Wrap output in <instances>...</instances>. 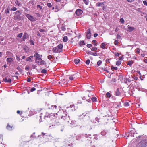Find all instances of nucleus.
<instances>
[{
  "mask_svg": "<svg viewBox=\"0 0 147 147\" xmlns=\"http://www.w3.org/2000/svg\"><path fill=\"white\" fill-rule=\"evenodd\" d=\"M147 145V138L144 139L142 141L141 146V147H146Z\"/></svg>",
  "mask_w": 147,
  "mask_h": 147,
  "instance_id": "f257e3e1",
  "label": "nucleus"
},
{
  "mask_svg": "<svg viewBox=\"0 0 147 147\" xmlns=\"http://www.w3.org/2000/svg\"><path fill=\"white\" fill-rule=\"evenodd\" d=\"M26 16L29 20L31 21H34L36 20L35 18L33 16L29 14H26Z\"/></svg>",
  "mask_w": 147,
  "mask_h": 147,
  "instance_id": "f03ea898",
  "label": "nucleus"
},
{
  "mask_svg": "<svg viewBox=\"0 0 147 147\" xmlns=\"http://www.w3.org/2000/svg\"><path fill=\"white\" fill-rule=\"evenodd\" d=\"M33 56L35 57L36 59L39 61L41 60L42 59L41 58L42 57V55L38 54L37 53H36Z\"/></svg>",
  "mask_w": 147,
  "mask_h": 147,
  "instance_id": "7ed1b4c3",
  "label": "nucleus"
},
{
  "mask_svg": "<svg viewBox=\"0 0 147 147\" xmlns=\"http://www.w3.org/2000/svg\"><path fill=\"white\" fill-rule=\"evenodd\" d=\"M91 36V34L90 32V29H88V30L87 32V34L86 37L87 39H89L90 38Z\"/></svg>",
  "mask_w": 147,
  "mask_h": 147,
  "instance_id": "20e7f679",
  "label": "nucleus"
},
{
  "mask_svg": "<svg viewBox=\"0 0 147 147\" xmlns=\"http://www.w3.org/2000/svg\"><path fill=\"white\" fill-rule=\"evenodd\" d=\"M63 46L62 44H59L56 47L57 49L59 52H60L62 51Z\"/></svg>",
  "mask_w": 147,
  "mask_h": 147,
  "instance_id": "39448f33",
  "label": "nucleus"
},
{
  "mask_svg": "<svg viewBox=\"0 0 147 147\" xmlns=\"http://www.w3.org/2000/svg\"><path fill=\"white\" fill-rule=\"evenodd\" d=\"M83 13V11L81 10L80 9H77L76 12L75 13L76 15L78 16H79L81 15Z\"/></svg>",
  "mask_w": 147,
  "mask_h": 147,
  "instance_id": "423d86ee",
  "label": "nucleus"
},
{
  "mask_svg": "<svg viewBox=\"0 0 147 147\" xmlns=\"http://www.w3.org/2000/svg\"><path fill=\"white\" fill-rule=\"evenodd\" d=\"M28 34L26 33H25L24 34V35L23 37V40L24 41H25V39H27L28 38Z\"/></svg>",
  "mask_w": 147,
  "mask_h": 147,
  "instance_id": "0eeeda50",
  "label": "nucleus"
},
{
  "mask_svg": "<svg viewBox=\"0 0 147 147\" xmlns=\"http://www.w3.org/2000/svg\"><path fill=\"white\" fill-rule=\"evenodd\" d=\"M135 29V28L133 27H128L127 31L129 32H131Z\"/></svg>",
  "mask_w": 147,
  "mask_h": 147,
  "instance_id": "6e6552de",
  "label": "nucleus"
},
{
  "mask_svg": "<svg viewBox=\"0 0 147 147\" xmlns=\"http://www.w3.org/2000/svg\"><path fill=\"white\" fill-rule=\"evenodd\" d=\"M77 74H74L72 75H71L69 77V79L71 80H74V78H75L76 77H77Z\"/></svg>",
  "mask_w": 147,
  "mask_h": 147,
  "instance_id": "1a4fd4ad",
  "label": "nucleus"
},
{
  "mask_svg": "<svg viewBox=\"0 0 147 147\" xmlns=\"http://www.w3.org/2000/svg\"><path fill=\"white\" fill-rule=\"evenodd\" d=\"M88 53L94 56H97V54L96 53L91 52L90 51H88Z\"/></svg>",
  "mask_w": 147,
  "mask_h": 147,
  "instance_id": "9d476101",
  "label": "nucleus"
},
{
  "mask_svg": "<svg viewBox=\"0 0 147 147\" xmlns=\"http://www.w3.org/2000/svg\"><path fill=\"white\" fill-rule=\"evenodd\" d=\"M13 60V58L10 57L8 58L7 59V61L9 63H10L12 62Z\"/></svg>",
  "mask_w": 147,
  "mask_h": 147,
  "instance_id": "9b49d317",
  "label": "nucleus"
},
{
  "mask_svg": "<svg viewBox=\"0 0 147 147\" xmlns=\"http://www.w3.org/2000/svg\"><path fill=\"white\" fill-rule=\"evenodd\" d=\"M104 2L102 3H98L96 4V5L97 7L102 6L104 5Z\"/></svg>",
  "mask_w": 147,
  "mask_h": 147,
  "instance_id": "f8f14e48",
  "label": "nucleus"
},
{
  "mask_svg": "<svg viewBox=\"0 0 147 147\" xmlns=\"http://www.w3.org/2000/svg\"><path fill=\"white\" fill-rule=\"evenodd\" d=\"M34 56H30L29 57L27 58L26 60L27 61H29L31 62L32 61V59L33 58Z\"/></svg>",
  "mask_w": 147,
  "mask_h": 147,
  "instance_id": "ddd939ff",
  "label": "nucleus"
},
{
  "mask_svg": "<svg viewBox=\"0 0 147 147\" xmlns=\"http://www.w3.org/2000/svg\"><path fill=\"white\" fill-rule=\"evenodd\" d=\"M68 40L67 37L66 36H64L63 38V40L64 42H66Z\"/></svg>",
  "mask_w": 147,
  "mask_h": 147,
  "instance_id": "4468645a",
  "label": "nucleus"
},
{
  "mask_svg": "<svg viewBox=\"0 0 147 147\" xmlns=\"http://www.w3.org/2000/svg\"><path fill=\"white\" fill-rule=\"evenodd\" d=\"M133 63V62L132 61H128V63H127V64L131 67Z\"/></svg>",
  "mask_w": 147,
  "mask_h": 147,
  "instance_id": "2eb2a0df",
  "label": "nucleus"
},
{
  "mask_svg": "<svg viewBox=\"0 0 147 147\" xmlns=\"http://www.w3.org/2000/svg\"><path fill=\"white\" fill-rule=\"evenodd\" d=\"M13 126H10L9 124H8L7 126V128L9 130H11L12 129Z\"/></svg>",
  "mask_w": 147,
  "mask_h": 147,
  "instance_id": "dca6fc26",
  "label": "nucleus"
},
{
  "mask_svg": "<svg viewBox=\"0 0 147 147\" xmlns=\"http://www.w3.org/2000/svg\"><path fill=\"white\" fill-rule=\"evenodd\" d=\"M53 52L55 53H57L59 52L57 49L56 47L53 48Z\"/></svg>",
  "mask_w": 147,
  "mask_h": 147,
  "instance_id": "f3484780",
  "label": "nucleus"
},
{
  "mask_svg": "<svg viewBox=\"0 0 147 147\" xmlns=\"http://www.w3.org/2000/svg\"><path fill=\"white\" fill-rule=\"evenodd\" d=\"M105 45H106V44L105 43H102L101 44V45L100 47L101 48H102L103 49H104L105 47Z\"/></svg>",
  "mask_w": 147,
  "mask_h": 147,
  "instance_id": "a211bd4d",
  "label": "nucleus"
},
{
  "mask_svg": "<svg viewBox=\"0 0 147 147\" xmlns=\"http://www.w3.org/2000/svg\"><path fill=\"white\" fill-rule=\"evenodd\" d=\"M107 134V132L105 131H102L101 133V135L103 136H105Z\"/></svg>",
  "mask_w": 147,
  "mask_h": 147,
  "instance_id": "6ab92c4d",
  "label": "nucleus"
},
{
  "mask_svg": "<svg viewBox=\"0 0 147 147\" xmlns=\"http://www.w3.org/2000/svg\"><path fill=\"white\" fill-rule=\"evenodd\" d=\"M116 94L117 96H119L120 94V92L119 91V89H117L116 93Z\"/></svg>",
  "mask_w": 147,
  "mask_h": 147,
  "instance_id": "aec40b11",
  "label": "nucleus"
},
{
  "mask_svg": "<svg viewBox=\"0 0 147 147\" xmlns=\"http://www.w3.org/2000/svg\"><path fill=\"white\" fill-rule=\"evenodd\" d=\"M40 62V64H39V65H41V64L45 65L46 63L45 61L42 60Z\"/></svg>",
  "mask_w": 147,
  "mask_h": 147,
  "instance_id": "412c9836",
  "label": "nucleus"
},
{
  "mask_svg": "<svg viewBox=\"0 0 147 147\" xmlns=\"http://www.w3.org/2000/svg\"><path fill=\"white\" fill-rule=\"evenodd\" d=\"M75 63L76 64H77L80 61V60L79 59H75L74 60Z\"/></svg>",
  "mask_w": 147,
  "mask_h": 147,
  "instance_id": "4be33fe9",
  "label": "nucleus"
},
{
  "mask_svg": "<svg viewBox=\"0 0 147 147\" xmlns=\"http://www.w3.org/2000/svg\"><path fill=\"white\" fill-rule=\"evenodd\" d=\"M85 44L84 41H80V46H82L83 45H85Z\"/></svg>",
  "mask_w": 147,
  "mask_h": 147,
  "instance_id": "5701e85b",
  "label": "nucleus"
},
{
  "mask_svg": "<svg viewBox=\"0 0 147 147\" xmlns=\"http://www.w3.org/2000/svg\"><path fill=\"white\" fill-rule=\"evenodd\" d=\"M70 108H73V109H72V110L73 111H75L76 109L75 108V107L74 105H71L70 106Z\"/></svg>",
  "mask_w": 147,
  "mask_h": 147,
  "instance_id": "b1692460",
  "label": "nucleus"
},
{
  "mask_svg": "<svg viewBox=\"0 0 147 147\" xmlns=\"http://www.w3.org/2000/svg\"><path fill=\"white\" fill-rule=\"evenodd\" d=\"M121 62L120 61H118L116 63V65L117 66H119L121 64Z\"/></svg>",
  "mask_w": 147,
  "mask_h": 147,
  "instance_id": "393cba45",
  "label": "nucleus"
},
{
  "mask_svg": "<svg viewBox=\"0 0 147 147\" xmlns=\"http://www.w3.org/2000/svg\"><path fill=\"white\" fill-rule=\"evenodd\" d=\"M111 68L112 70H117L118 69L117 67L113 66L111 67Z\"/></svg>",
  "mask_w": 147,
  "mask_h": 147,
  "instance_id": "a878e982",
  "label": "nucleus"
},
{
  "mask_svg": "<svg viewBox=\"0 0 147 147\" xmlns=\"http://www.w3.org/2000/svg\"><path fill=\"white\" fill-rule=\"evenodd\" d=\"M102 63V61L101 60H99L97 62V65L98 66H100L101 64Z\"/></svg>",
  "mask_w": 147,
  "mask_h": 147,
  "instance_id": "bb28decb",
  "label": "nucleus"
},
{
  "mask_svg": "<svg viewBox=\"0 0 147 147\" xmlns=\"http://www.w3.org/2000/svg\"><path fill=\"white\" fill-rule=\"evenodd\" d=\"M97 48L96 47H92L91 49V50L92 51H95L97 50Z\"/></svg>",
  "mask_w": 147,
  "mask_h": 147,
  "instance_id": "cd10ccee",
  "label": "nucleus"
},
{
  "mask_svg": "<svg viewBox=\"0 0 147 147\" xmlns=\"http://www.w3.org/2000/svg\"><path fill=\"white\" fill-rule=\"evenodd\" d=\"M91 100L93 102H96V98L95 97H93L92 98Z\"/></svg>",
  "mask_w": 147,
  "mask_h": 147,
  "instance_id": "c85d7f7f",
  "label": "nucleus"
},
{
  "mask_svg": "<svg viewBox=\"0 0 147 147\" xmlns=\"http://www.w3.org/2000/svg\"><path fill=\"white\" fill-rule=\"evenodd\" d=\"M9 11V9L8 8H7V9H6L5 11V13H8Z\"/></svg>",
  "mask_w": 147,
  "mask_h": 147,
  "instance_id": "c756f323",
  "label": "nucleus"
},
{
  "mask_svg": "<svg viewBox=\"0 0 147 147\" xmlns=\"http://www.w3.org/2000/svg\"><path fill=\"white\" fill-rule=\"evenodd\" d=\"M22 35H23L22 33H20L18 34L17 36V37H19V38H21L22 37Z\"/></svg>",
  "mask_w": 147,
  "mask_h": 147,
  "instance_id": "7c9ffc66",
  "label": "nucleus"
},
{
  "mask_svg": "<svg viewBox=\"0 0 147 147\" xmlns=\"http://www.w3.org/2000/svg\"><path fill=\"white\" fill-rule=\"evenodd\" d=\"M120 22L122 23H123L124 22V19L122 18H121L120 19Z\"/></svg>",
  "mask_w": 147,
  "mask_h": 147,
  "instance_id": "2f4dec72",
  "label": "nucleus"
},
{
  "mask_svg": "<svg viewBox=\"0 0 147 147\" xmlns=\"http://www.w3.org/2000/svg\"><path fill=\"white\" fill-rule=\"evenodd\" d=\"M57 106L56 105H52L51 106V107L53 109H56Z\"/></svg>",
  "mask_w": 147,
  "mask_h": 147,
  "instance_id": "473e14b6",
  "label": "nucleus"
},
{
  "mask_svg": "<svg viewBox=\"0 0 147 147\" xmlns=\"http://www.w3.org/2000/svg\"><path fill=\"white\" fill-rule=\"evenodd\" d=\"M17 69L18 70L19 72L21 73L22 71V70L19 67H18L17 68Z\"/></svg>",
  "mask_w": 147,
  "mask_h": 147,
  "instance_id": "72a5a7b5",
  "label": "nucleus"
},
{
  "mask_svg": "<svg viewBox=\"0 0 147 147\" xmlns=\"http://www.w3.org/2000/svg\"><path fill=\"white\" fill-rule=\"evenodd\" d=\"M17 8L15 7H13L11 9V11H14L17 10Z\"/></svg>",
  "mask_w": 147,
  "mask_h": 147,
  "instance_id": "f704fd0d",
  "label": "nucleus"
},
{
  "mask_svg": "<svg viewBox=\"0 0 147 147\" xmlns=\"http://www.w3.org/2000/svg\"><path fill=\"white\" fill-rule=\"evenodd\" d=\"M143 4L144 5H145L146 6H147V1H146V0L144 1H143Z\"/></svg>",
  "mask_w": 147,
  "mask_h": 147,
  "instance_id": "c9c22d12",
  "label": "nucleus"
},
{
  "mask_svg": "<svg viewBox=\"0 0 147 147\" xmlns=\"http://www.w3.org/2000/svg\"><path fill=\"white\" fill-rule=\"evenodd\" d=\"M29 41L30 42L31 45H34V42L32 40H29Z\"/></svg>",
  "mask_w": 147,
  "mask_h": 147,
  "instance_id": "e433bc0d",
  "label": "nucleus"
},
{
  "mask_svg": "<svg viewBox=\"0 0 147 147\" xmlns=\"http://www.w3.org/2000/svg\"><path fill=\"white\" fill-rule=\"evenodd\" d=\"M90 62V60L89 59L87 60L86 62V64L88 65Z\"/></svg>",
  "mask_w": 147,
  "mask_h": 147,
  "instance_id": "4c0bfd02",
  "label": "nucleus"
},
{
  "mask_svg": "<svg viewBox=\"0 0 147 147\" xmlns=\"http://www.w3.org/2000/svg\"><path fill=\"white\" fill-rule=\"evenodd\" d=\"M106 95L108 98H110L111 97V94L109 92H107L106 93Z\"/></svg>",
  "mask_w": 147,
  "mask_h": 147,
  "instance_id": "58836bf2",
  "label": "nucleus"
},
{
  "mask_svg": "<svg viewBox=\"0 0 147 147\" xmlns=\"http://www.w3.org/2000/svg\"><path fill=\"white\" fill-rule=\"evenodd\" d=\"M47 72V71L45 69H43L41 71V72L43 74H46Z\"/></svg>",
  "mask_w": 147,
  "mask_h": 147,
  "instance_id": "ea45409f",
  "label": "nucleus"
},
{
  "mask_svg": "<svg viewBox=\"0 0 147 147\" xmlns=\"http://www.w3.org/2000/svg\"><path fill=\"white\" fill-rule=\"evenodd\" d=\"M96 41L95 40H94L92 41V42L94 43V45L95 46H96L97 45V43L95 42Z\"/></svg>",
  "mask_w": 147,
  "mask_h": 147,
  "instance_id": "a19ab883",
  "label": "nucleus"
},
{
  "mask_svg": "<svg viewBox=\"0 0 147 147\" xmlns=\"http://www.w3.org/2000/svg\"><path fill=\"white\" fill-rule=\"evenodd\" d=\"M124 105L125 106H128L129 105V103L128 102H126L124 103Z\"/></svg>",
  "mask_w": 147,
  "mask_h": 147,
  "instance_id": "79ce46f5",
  "label": "nucleus"
},
{
  "mask_svg": "<svg viewBox=\"0 0 147 147\" xmlns=\"http://www.w3.org/2000/svg\"><path fill=\"white\" fill-rule=\"evenodd\" d=\"M87 46L88 48H90L92 46V45L91 44H88L87 45Z\"/></svg>",
  "mask_w": 147,
  "mask_h": 147,
  "instance_id": "37998d69",
  "label": "nucleus"
},
{
  "mask_svg": "<svg viewBox=\"0 0 147 147\" xmlns=\"http://www.w3.org/2000/svg\"><path fill=\"white\" fill-rule=\"evenodd\" d=\"M36 90V89L34 87H33L31 89L30 91L31 92H32L34 91H35Z\"/></svg>",
  "mask_w": 147,
  "mask_h": 147,
  "instance_id": "c03bdc74",
  "label": "nucleus"
},
{
  "mask_svg": "<svg viewBox=\"0 0 147 147\" xmlns=\"http://www.w3.org/2000/svg\"><path fill=\"white\" fill-rule=\"evenodd\" d=\"M25 69L27 71H28V70H30V67L28 66H27L25 68Z\"/></svg>",
  "mask_w": 147,
  "mask_h": 147,
  "instance_id": "a18cd8bd",
  "label": "nucleus"
},
{
  "mask_svg": "<svg viewBox=\"0 0 147 147\" xmlns=\"http://www.w3.org/2000/svg\"><path fill=\"white\" fill-rule=\"evenodd\" d=\"M114 43V44H115V45H117L118 44V42L117 40H115V41Z\"/></svg>",
  "mask_w": 147,
  "mask_h": 147,
  "instance_id": "49530a36",
  "label": "nucleus"
},
{
  "mask_svg": "<svg viewBox=\"0 0 147 147\" xmlns=\"http://www.w3.org/2000/svg\"><path fill=\"white\" fill-rule=\"evenodd\" d=\"M140 49L139 48H137L136 49V52L137 53H140Z\"/></svg>",
  "mask_w": 147,
  "mask_h": 147,
  "instance_id": "de8ad7c7",
  "label": "nucleus"
},
{
  "mask_svg": "<svg viewBox=\"0 0 147 147\" xmlns=\"http://www.w3.org/2000/svg\"><path fill=\"white\" fill-rule=\"evenodd\" d=\"M47 6L49 7H52V5L51 3H49L47 4Z\"/></svg>",
  "mask_w": 147,
  "mask_h": 147,
  "instance_id": "09e8293b",
  "label": "nucleus"
},
{
  "mask_svg": "<svg viewBox=\"0 0 147 147\" xmlns=\"http://www.w3.org/2000/svg\"><path fill=\"white\" fill-rule=\"evenodd\" d=\"M83 1L87 5L88 4V3L87 1V0H83Z\"/></svg>",
  "mask_w": 147,
  "mask_h": 147,
  "instance_id": "8fccbe9b",
  "label": "nucleus"
},
{
  "mask_svg": "<svg viewBox=\"0 0 147 147\" xmlns=\"http://www.w3.org/2000/svg\"><path fill=\"white\" fill-rule=\"evenodd\" d=\"M7 81V82L10 83L11 81V80L10 78H9L8 79Z\"/></svg>",
  "mask_w": 147,
  "mask_h": 147,
  "instance_id": "3c124183",
  "label": "nucleus"
},
{
  "mask_svg": "<svg viewBox=\"0 0 147 147\" xmlns=\"http://www.w3.org/2000/svg\"><path fill=\"white\" fill-rule=\"evenodd\" d=\"M52 57L51 55H49L48 56V59H50L52 58Z\"/></svg>",
  "mask_w": 147,
  "mask_h": 147,
  "instance_id": "603ef678",
  "label": "nucleus"
},
{
  "mask_svg": "<svg viewBox=\"0 0 147 147\" xmlns=\"http://www.w3.org/2000/svg\"><path fill=\"white\" fill-rule=\"evenodd\" d=\"M37 7L39 8L40 9H42V7L41 6L39 5H37Z\"/></svg>",
  "mask_w": 147,
  "mask_h": 147,
  "instance_id": "864d4df0",
  "label": "nucleus"
},
{
  "mask_svg": "<svg viewBox=\"0 0 147 147\" xmlns=\"http://www.w3.org/2000/svg\"><path fill=\"white\" fill-rule=\"evenodd\" d=\"M8 80V79L7 78H6L5 79H4V80L5 82H7V81Z\"/></svg>",
  "mask_w": 147,
  "mask_h": 147,
  "instance_id": "5fc2aeb1",
  "label": "nucleus"
},
{
  "mask_svg": "<svg viewBox=\"0 0 147 147\" xmlns=\"http://www.w3.org/2000/svg\"><path fill=\"white\" fill-rule=\"evenodd\" d=\"M128 2H131L134 1V0H126Z\"/></svg>",
  "mask_w": 147,
  "mask_h": 147,
  "instance_id": "6e6d98bb",
  "label": "nucleus"
},
{
  "mask_svg": "<svg viewBox=\"0 0 147 147\" xmlns=\"http://www.w3.org/2000/svg\"><path fill=\"white\" fill-rule=\"evenodd\" d=\"M98 35V34L97 33H95L94 34V37H96Z\"/></svg>",
  "mask_w": 147,
  "mask_h": 147,
  "instance_id": "4d7b16f0",
  "label": "nucleus"
},
{
  "mask_svg": "<svg viewBox=\"0 0 147 147\" xmlns=\"http://www.w3.org/2000/svg\"><path fill=\"white\" fill-rule=\"evenodd\" d=\"M62 30L63 31H65V28L64 27H63L62 28Z\"/></svg>",
  "mask_w": 147,
  "mask_h": 147,
  "instance_id": "13d9d810",
  "label": "nucleus"
},
{
  "mask_svg": "<svg viewBox=\"0 0 147 147\" xmlns=\"http://www.w3.org/2000/svg\"><path fill=\"white\" fill-rule=\"evenodd\" d=\"M27 81L28 82H30L31 81V79L30 78H28Z\"/></svg>",
  "mask_w": 147,
  "mask_h": 147,
  "instance_id": "bf43d9fd",
  "label": "nucleus"
},
{
  "mask_svg": "<svg viewBox=\"0 0 147 147\" xmlns=\"http://www.w3.org/2000/svg\"><path fill=\"white\" fill-rule=\"evenodd\" d=\"M61 118L65 120V119H66V117H65L64 116H62L61 117Z\"/></svg>",
  "mask_w": 147,
  "mask_h": 147,
  "instance_id": "052dcab7",
  "label": "nucleus"
},
{
  "mask_svg": "<svg viewBox=\"0 0 147 147\" xmlns=\"http://www.w3.org/2000/svg\"><path fill=\"white\" fill-rule=\"evenodd\" d=\"M40 32H44L45 31V30L44 29H41L40 30Z\"/></svg>",
  "mask_w": 147,
  "mask_h": 147,
  "instance_id": "680f3d73",
  "label": "nucleus"
},
{
  "mask_svg": "<svg viewBox=\"0 0 147 147\" xmlns=\"http://www.w3.org/2000/svg\"><path fill=\"white\" fill-rule=\"evenodd\" d=\"M16 59L17 60H18V61H19L20 59V58L19 57H17V56H16Z\"/></svg>",
  "mask_w": 147,
  "mask_h": 147,
  "instance_id": "e2e57ef3",
  "label": "nucleus"
},
{
  "mask_svg": "<svg viewBox=\"0 0 147 147\" xmlns=\"http://www.w3.org/2000/svg\"><path fill=\"white\" fill-rule=\"evenodd\" d=\"M96 121H97L98 122V120H99V119L98 118H96Z\"/></svg>",
  "mask_w": 147,
  "mask_h": 147,
  "instance_id": "0e129e2a",
  "label": "nucleus"
},
{
  "mask_svg": "<svg viewBox=\"0 0 147 147\" xmlns=\"http://www.w3.org/2000/svg\"><path fill=\"white\" fill-rule=\"evenodd\" d=\"M55 1L56 2H61V0H55Z\"/></svg>",
  "mask_w": 147,
  "mask_h": 147,
  "instance_id": "69168bd1",
  "label": "nucleus"
},
{
  "mask_svg": "<svg viewBox=\"0 0 147 147\" xmlns=\"http://www.w3.org/2000/svg\"><path fill=\"white\" fill-rule=\"evenodd\" d=\"M35 61L36 63H37L39 65V64H40V63L39 61H37V60H35Z\"/></svg>",
  "mask_w": 147,
  "mask_h": 147,
  "instance_id": "338daca9",
  "label": "nucleus"
},
{
  "mask_svg": "<svg viewBox=\"0 0 147 147\" xmlns=\"http://www.w3.org/2000/svg\"><path fill=\"white\" fill-rule=\"evenodd\" d=\"M118 30H119L118 28H116L115 30V31H116V32H117L118 31Z\"/></svg>",
  "mask_w": 147,
  "mask_h": 147,
  "instance_id": "774afa93",
  "label": "nucleus"
}]
</instances>
